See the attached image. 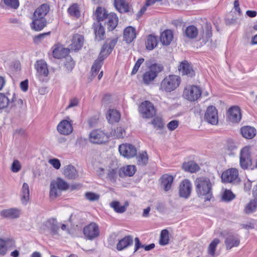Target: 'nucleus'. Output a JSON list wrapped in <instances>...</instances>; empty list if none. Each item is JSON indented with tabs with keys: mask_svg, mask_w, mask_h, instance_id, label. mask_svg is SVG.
I'll return each instance as SVG.
<instances>
[{
	"mask_svg": "<svg viewBox=\"0 0 257 257\" xmlns=\"http://www.w3.org/2000/svg\"><path fill=\"white\" fill-rule=\"evenodd\" d=\"M250 149V146H245L240 151V166L244 170L249 168L252 165Z\"/></svg>",
	"mask_w": 257,
	"mask_h": 257,
	"instance_id": "nucleus-5",
	"label": "nucleus"
},
{
	"mask_svg": "<svg viewBox=\"0 0 257 257\" xmlns=\"http://www.w3.org/2000/svg\"><path fill=\"white\" fill-rule=\"evenodd\" d=\"M105 48L106 47L105 46L103 50H104ZM103 52L104 50H103L102 52L100 53L98 59L95 61L91 67V77H92V79L96 76L102 65L103 61L104 59V57L103 56Z\"/></svg>",
	"mask_w": 257,
	"mask_h": 257,
	"instance_id": "nucleus-17",
	"label": "nucleus"
},
{
	"mask_svg": "<svg viewBox=\"0 0 257 257\" xmlns=\"http://www.w3.org/2000/svg\"><path fill=\"white\" fill-rule=\"evenodd\" d=\"M94 32L95 35V39L98 41L104 39L105 29L101 24H97L94 26Z\"/></svg>",
	"mask_w": 257,
	"mask_h": 257,
	"instance_id": "nucleus-35",
	"label": "nucleus"
},
{
	"mask_svg": "<svg viewBox=\"0 0 257 257\" xmlns=\"http://www.w3.org/2000/svg\"><path fill=\"white\" fill-rule=\"evenodd\" d=\"M179 70L182 72V75H186L189 77H192L195 75V72L192 66L186 61L181 63Z\"/></svg>",
	"mask_w": 257,
	"mask_h": 257,
	"instance_id": "nucleus-22",
	"label": "nucleus"
},
{
	"mask_svg": "<svg viewBox=\"0 0 257 257\" xmlns=\"http://www.w3.org/2000/svg\"><path fill=\"white\" fill-rule=\"evenodd\" d=\"M183 169L188 172H195L199 169V166L193 162L184 163L182 166Z\"/></svg>",
	"mask_w": 257,
	"mask_h": 257,
	"instance_id": "nucleus-46",
	"label": "nucleus"
},
{
	"mask_svg": "<svg viewBox=\"0 0 257 257\" xmlns=\"http://www.w3.org/2000/svg\"><path fill=\"white\" fill-rule=\"evenodd\" d=\"M198 34L197 28L193 25L188 26L185 31V36L190 39L196 38Z\"/></svg>",
	"mask_w": 257,
	"mask_h": 257,
	"instance_id": "nucleus-43",
	"label": "nucleus"
},
{
	"mask_svg": "<svg viewBox=\"0 0 257 257\" xmlns=\"http://www.w3.org/2000/svg\"><path fill=\"white\" fill-rule=\"evenodd\" d=\"M148 156L146 152L140 153L136 157L138 165L141 166H146L148 163Z\"/></svg>",
	"mask_w": 257,
	"mask_h": 257,
	"instance_id": "nucleus-42",
	"label": "nucleus"
},
{
	"mask_svg": "<svg viewBox=\"0 0 257 257\" xmlns=\"http://www.w3.org/2000/svg\"><path fill=\"white\" fill-rule=\"evenodd\" d=\"M109 137L99 130L92 131L89 135L90 142L94 144H101L108 141Z\"/></svg>",
	"mask_w": 257,
	"mask_h": 257,
	"instance_id": "nucleus-7",
	"label": "nucleus"
},
{
	"mask_svg": "<svg viewBox=\"0 0 257 257\" xmlns=\"http://www.w3.org/2000/svg\"><path fill=\"white\" fill-rule=\"evenodd\" d=\"M201 89L195 85L186 87L183 92L184 97L191 101L197 100L201 96Z\"/></svg>",
	"mask_w": 257,
	"mask_h": 257,
	"instance_id": "nucleus-6",
	"label": "nucleus"
},
{
	"mask_svg": "<svg viewBox=\"0 0 257 257\" xmlns=\"http://www.w3.org/2000/svg\"><path fill=\"white\" fill-rule=\"evenodd\" d=\"M242 136L247 139L253 138L256 135V130L250 126H244L241 128Z\"/></svg>",
	"mask_w": 257,
	"mask_h": 257,
	"instance_id": "nucleus-33",
	"label": "nucleus"
},
{
	"mask_svg": "<svg viewBox=\"0 0 257 257\" xmlns=\"http://www.w3.org/2000/svg\"><path fill=\"white\" fill-rule=\"evenodd\" d=\"M107 171V178L111 182H115L117 177V173H119L118 169L116 167L109 168Z\"/></svg>",
	"mask_w": 257,
	"mask_h": 257,
	"instance_id": "nucleus-48",
	"label": "nucleus"
},
{
	"mask_svg": "<svg viewBox=\"0 0 257 257\" xmlns=\"http://www.w3.org/2000/svg\"><path fill=\"white\" fill-rule=\"evenodd\" d=\"M181 81L179 76L169 75L165 77L161 81L160 90L166 92H171L179 87Z\"/></svg>",
	"mask_w": 257,
	"mask_h": 257,
	"instance_id": "nucleus-2",
	"label": "nucleus"
},
{
	"mask_svg": "<svg viewBox=\"0 0 257 257\" xmlns=\"http://www.w3.org/2000/svg\"><path fill=\"white\" fill-rule=\"evenodd\" d=\"M21 210L18 208H12L4 209L0 212V215L5 218H17L20 216Z\"/></svg>",
	"mask_w": 257,
	"mask_h": 257,
	"instance_id": "nucleus-21",
	"label": "nucleus"
},
{
	"mask_svg": "<svg viewBox=\"0 0 257 257\" xmlns=\"http://www.w3.org/2000/svg\"><path fill=\"white\" fill-rule=\"evenodd\" d=\"M164 70V67L162 64L159 63H154L149 66V70H150L157 77L158 74Z\"/></svg>",
	"mask_w": 257,
	"mask_h": 257,
	"instance_id": "nucleus-49",
	"label": "nucleus"
},
{
	"mask_svg": "<svg viewBox=\"0 0 257 257\" xmlns=\"http://www.w3.org/2000/svg\"><path fill=\"white\" fill-rule=\"evenodd\" d=\"M49 162L56 169H59L61 166L60 162L57 159H51L49 160Z\"/></svg>",
	"mask_w": 257,
	"mask_h": 257,
	"instance_id": "nucleus-64",
	"label": "nucleus"
},
{
	"mask_svg": "<svg viewBox=\"0 0 257 257\" xmlns=\"http://www.w3.org/2000/svg\"><path fill=\"white\" fill-rule=\"evenodd\" d=\"M123 40L127 44L131 43L136 37V30L134 28L129 26L123 31Z\"/></svg>",
	"mask_w": 257,
	"mask_h": 257,
	"instance_id": "nucleus-23",
	"label": "nucleus"
},
{
	"mask_svg": "<svg viewBox=\"0 0 257 257\" xmlns=\"http://www.w3.org/2000/svg\"><path fill=\"white\" fill-rule=\"evenodd\" d=\"M173 38L172 31L167 30L164 31L161 35L160 40L163 45H169Z\"/></svg>",
	"mask_w": 257,
	"mask_h": 257,
	"instance_id": "nucleus-36",
	"label": "nucleus"
},
{
	"mask_svg": "<svg viewBox=\"0 0 257 257\" xmlns=\"http://www.w3.org/2000/svg\"><path fill=\"white\" fill-rule=\"evenodd\" d=\"M45 226L50 231L52 235L58 234L59 227L58 225L57 221L55 219L51 218L45 222Z\"/></svg>",
	"mask_w": 257,
	"mask_h": 257,
	"instance_id": "nucleus-28",
	"label": "nucleus"
},
{
	"mask_svg": "<svg viewBox=\"0 0 257 257\" xmlns=\"http://www.w3.org/2000/svg\"><path fill=\"white\" fill-rule=\"evenodd\" d=\"M129 203L127 201H125L123 205H121L119 201H113L110 203V206L118 213H122L124 212L127 207L128 206Z\"/></svg>",
	"mask_w": 257,
	"mask_h": 257,
	"instance_id": "nucleus-30",
	"label": "nucleus"
},
{
	"mask_svg": "<svg viewBox=\"0 0 257 257\" xmlns=\"http://www.w3.org/2000/svg\"><path fill=\"white\" fill-rule=\"evenodd\" d=\"M50 188V197L55 198L61 195L62 191L68 189L69 185L63 179L58 178L56 180L51 181Z\"/></svg>",
	"mask_w": 257,
	"mask_h": 257,
	"instance_id": "nucleus-3",
	"label": "nucleus"
},
{
	"mask_svg": "<svg viewBox=\"0 0 257 257\" xmlns=\"http://www.w3.org/2000/svg\"><path fill=\"white\" fill-rule=\"evenodd\" d=\"M69 48L57 47L53 51V57L57 59H61L66 56L70 52Z\"/></svg>",
	"mask_w": 257,
	"mask_h": 257,
	"instance_id": "nucleus-38",
	"label": "nucleus"
},
{
	"mask_svg": "<svg viewBox=\"0 0 257 257\" xmlns=\"http://www.w3.org/2000/svg\"><path fill=\"white\" fill-rule=\"evenodd\" d=\"M169 232L167 229H164L161 231L159 243L162 245H165L169 243Z\"/></svg>",
	"mask_w": 257,
	"mask_h": 257,
	"instance_id": "nucleus-53",
	"label": "nucleus"
},
{
	"mask_svg": "<svg viewBox=\"0 0 257 257\" xmlns=\"http://www.w3.org/2000/svg\"><path fill=\"white\" fill-rule=\"evenodd\" d=\"M30 199L29 187L27 183H24L21 189V202L22 203L26 205Z\"/></svg>",
	"mask_w": 257,
	"mask_h": 257,
	"instance_id": "nucleus-34",
	"label": "nucleus"
},
{
	"mask_svg": "<svg viewBox=\"0 0 257 257\" xmlns=\"http://www.w3.org/2000/svg\"><path fill=\"white\" fill-rule=\"evenodd\" d=\"M192 191V184L188 179L181 181L179 186V194L181 197L187 199L190 196Z\"/></svg>",
	"mask_w": 257,
	"mask_h": 257,
	"instance_id": "nucleus-13",
	"label": "nucleus"
},
{
	"mask_svg": "<svg viewBox=\"0 0 257 257\" xmlns=\"http://www.w3.org/2000/svg\"><path fill=\"white\" fill-rule=\"evenodd\" d=\"M205 120L212 124L218 123L217 110L215 106L211 105L208 107L204 115Z\"/></svg>",
	"mask_w": 257,
	"mask_h": 257,
	"instance_id": "nucleus-14",
	"label": "nucleus"
},
{
	"mask_svg": "<svg viewBox=\"0 0 257 257\" xmlns=\"http://www.w3.org/2000/svg\"><path fill=\"white\" fill-rule=\"evenodd\" d=\"M160 180L161 181V186L163 187V189L166 192L170 190L173 182V177L171 175L165 174L161 177Z\"/></svg>",
	"mask_w": 257,
	"mask_h": 257,
	"instance_id": "nucleus-26",
	"label": "nucleus"
},
{
	"mask_svg": "<svg viewBox=\"0 0 257 257\" xmlns=\"http://www.w3.org/2000/svg\"><path fill=\"white\" fill-rule=\"evenodd\" d=\"M136 171V166L134 165H128L121 168L119 170V176H121V172H122L124 175L130 177L133 176Z\"/></svg>",
	"mask_w": 257,
	"mask_h": 257,
	"instance_id": "nucleus-44",
	"label": "nucleus"
},
{
	"mask_svg": "<svg viewBox=\"0 0 257 257\" xmlns=\"http://www.w3.org/2000/svg\"><path fill=\"white\" fill-rule=\"evenodd\" d=\"M223 182L235 184L239 181L238 171L235 168H231L223 172L221 175Z\"/></svg>",
	"mask_w": 257,
	"mask_h": 257,
	"instance_id": "nucleus-8",
	"label": "nucleus"
},
{
	"mask_svg": "<svg viewBox=\"0 0 257 257\" xmlns=\"http://www.w3.org/2000/svg\"><path fill=\"white\" fill-rule=\"evenodd\" d=\"M50 10L49 6L47 4H42L34 13L35 18L45 19V17Z\"/></svg>",
	"mask_w": 257,
	"mask_h": 257,
	"instance_id": "nucleus-29",
	"label": "nucleus"
},
{
	"mask_svg": "<svg viewBox=\"0 0 257 257\" xmlns=\"http://www.w3.org/2000/svg\"><path fill=\"white\" fill-rule=\"evenodd\" d=\"M224 244L226 250L237 247L240 244L239 236L232 232H228L225 236Z\"/></svg>",
	"mask_w": 257,
	"mask_h": 257,
	"instance_id": "nucleus-10",
	"label": "nucleus"
},
{
	"mask_svg": "<svg viewBox=\"0 0 257 257\" xmlns=\"http://www.w3.org/2000/svg\"><path fill=\"white\" fill-rule=\"evenodd\" d=\"M46 19L35 18L33 17V22L31 24V28L36 31H40L46 26Z\"/></svg>",
	"mask_w": 257,
	"mask_h": 257,
	"instance_id": "nucleus-25",
	"label": "nucleus"
},
{
	"mask_svg": "<svg viewBox=\"0 0 257 257\" xmlns=\"http://www.w3.org/2000/svg\"><path fill=\"white\" fill-rule=\"evenodd\" d=\"M117 42V38L108 39L103 44L100 52H102V51L103 50V48L105 46L106 48L104 50V52L103 53V56L104 57V58L110 53V52L112 51V50L113 49V48L116 44Z\"/></svg>",
	"mask_w": 257,
	"mask_h": 257,
	"instance_id": "nucleus-24",
	"label": "nucleus"
},
{
	"mask_svg": "<svg viewBox=\"0 0 257 257\" xmlns=\"http://www.w3.org/2000/svg\"><path fill=\"white\" fill-rule=\"evenodd\" d=\"M84 37L82 35L75 34L73 35L71 40V44L69 45V49L72 51L80 50L84 43Z\"/></svg>",
	"mask_w": 257,
	"mask_h": 257,
	"instance_id": "nucleus-15",
	"label": "nucleus"
},
{
	"mask_svg": "<svg viewBox=\"0 0 257 257\" xmlns=\"http://www.w3.org/2000/svg\"><path fill=\"white\" fill-rule=\"evenodd\" d=\"M144 62V58H141L138 60V61L135 63V65L133 69V70L132 71V75L135 74L137 72V71H138L141 65L142 64V63Z\"/></svg>",
	"mask_w": 257,
	"mask_h": 257,
	"instance_id": "nucleus-61",
	"label": "nucleus"
},
{
	"mask_svg": "<svg viewBox=\"0 0 257 257\" xmlns=\"http://www.w3.org/2000/svg\"><path fill=\"white\" fill-rule=\"evenodd\" d=\"M196 192L199 197L205 201H209L212 196V183L210 180L205 177L197 178L195 181Z\"/></svg>",
	"mask_w": 257,
	"mask_h": 257,
	"instance_id": "nucleus-1",
	"label": "nucleus"
},
{
	"mask_svg": "<svg viewBox=\"0 0 257 257\" xmlns=\"http://www.w3.org/2000/svg\"><path fill=\"white\" fill-rule=\"evenodd\" d=\"M257 208V200L252 199L246 205L244 208V211L247 214H249L254 212Z\"/></svg>",
	"mask_w": 257,
	"mask_h": 257,
	"instance_id": "nucleus-52",
	"label": "nucleus"
},
{
	"mask_svg": "<svg viewBox=\"0 0 257 257\" xmlns=\"http://www.w3.org/2000/svg\"><path fill=\"white\" fill-rule=\"evenodd\" d=\"M158 41L156 37L149 35L148 36L147 42L146 43V48L149 50H152L154 49L157 45Z\"/></svg>",
	"mask_w": 257,
	"mask_h": 257,
	"instance_id": "nucleus-45",
	"label": "nucleus"
},
{
	"mask_svg": "<svg viewBox=\"0 0 257 257\" xmlns=\"http://www.w3.org/2000/svg\"><path fill=\"white\" fill-rule=\"evenodd\" d=\"M85 197L90 201H97L99 198V195L91 192H86L85 194Z\"/></svg>",
	"mask_w": 257,
	"mask_h": 257,
	"instance_id": "nucleus-59",
	"label": "nucleus"
},
{
	"mask_svg": "<svg viewBox=\"0 0 257 257\" xmlns=\"http://www.w3.org/2000/svg\"><path fill=\"white\" fill-rule=\"evenodd\" d=\"M64 174L68 179H74L78 177V173L75 168L72 165H68L65 167Z\"/></svg>",
	"mask_w": 257,
	"mask_h": 257,
	"instance_id": "nucleus-37",
	"label": "nucleus"
},
{
	"mask_svg": "<svg viewBox=\"0 0 257 257\" xmlns=\"http://www.w3.org/2000/svg\"><path fill=\"white\" fill-rule=\"evenodd\" d=\"M64 65L68 71H71L74 67L75 63L71 57L68 56L65 58Z\"/></svg>",
	"mask_w": 257,
	"mask_h": 257,
	"instance_id": "nucleus-57",
	"label": "nucleus"
},
{
	"mask_svg": "<svg viewBox=\"0 0 257 257\" xmlns=\"http://www.w3.org/2000/svg\"><path fill=\"white\" fill-rule=\"evenodd\" d=\"M120 117V115L118 111L114 109H110L107 116V119L109 123L118 122Z\"/></svg>",
	"mask_w": 257,
	"mask_h": 257,
	"instance_id": "nucleus-40",
	"label": "nucleus"
},
{
	"mask_svg": "<svg viewBox=\"0 0 257 257\" xmlns=\"http://www.w3.org/2000/svg\"><path fill=\"white\" fill-rule=\"evenodd\" d=\"M95 15L98 22H99L106 19L108 14L104 8L98 7L95 11Z\"/></svg>",
	"mask_w": 257,
	"mask_h": 257,
	"instance_id": "nucleus-41",
	"label": "nucleus"
},
{
	"mask_svg": "<svg viewBox=\"0 0 257 257\" xmlns=\"http://www.w3.org/2000/svg\"><path fill=\"white\" fill-rule=\"evenodd\" d=\"M106 19L107 20L106 25L108 30L109 31L113 30L117 26L118 22V18L116 14L114 13L109 14Z\"/></svg>",
	"mask_w": 257,
	"mask_h": 257,
	"instance_id": "nucleus-27",
	"label": "nucleus"
},
{
	"mask_svg": "<svg viewBox=\"0 0 257 257\" xmlns=\"http://www.w3.org/2000/svg\"><path fill=\"white\" fill-rule=\"evenodd\" d=\"M118 150L121 155L128 159L136 156L137 152L136 147L130 144L119 145Z\"/></svg>",
	"mask_w": 257,
	"mask_h": 257,
	"instance_id": "nucleus-12",
	"label": "nucleus"
},
{
	"mask_svg": "<svg viewBox=\"0 0 257 257\" xmlns=\"http://www.w3.org/2000/svg\"><path fill=\"white\" fill-rule=\"evenodd\" d=\"M133 238L131 235H127L119 240L116 245V249L122 250L131 246L133 243Z\"/></svg>",
	"mask_w": 257,
	"mask_h": 257,
	"instance_id": "nucleus-20",
	"label": "nucleus"
},
{
	"mask_svg": "<svg viewBox=\"0 0 257 257\" xmlns=\"http://www.w3.org/2000/svg\"><path fill=\"white\" fill-rule=\"evenodd\" d=\"M212 36V27L211 25L206 24L200 40H202L203 42L206 43L210 40Z\"/></svg>",
	"mask_w": 257,
	"mask_h": 257,
	"instance_id": "nucleus-39",
	"label": "nucleus"
},
{
	"mask_svg": "<svg viewBox=\"0 0 257 257\" xmlns=\"http://www.w3.org/2000/svg\"><path fill=\"white\" fill-rule=\"evenodd\" d=\"M141 248H144V245L142 244L140 242V239L138 237L135 238V250L134 252L138 251Z\"/></svg>",
	"mask_w": 257,
	"mask_h": 257,
	"instance_id": "nucleus-63",
	"label": "nucleus"
},
{
	"mask_svg": "<svg viewBox=\"0 0 257 257\" xmlns=\"http://www.w3.org/2000/svg\"><path fill=\"white\" fill-rule=\"evenodd\" d=\"M155 127L158 128V129L162 130L164 126V124L161 118L157 117L153 119L151 122Z\"/></svg>",
	"mask_w": 257,
	"mask_h": 257,
	"instance_id": "nucleus-55",
	"label": "nucleus"
},
{
	"mask_svg": "<svg viewBox=\"0 0 257 257\" xmlns=\"http://www.w3.org/2000/svg\"><path fill=\"white\" fill-rule=\"evenodd\" d=\"M21 169V165L20 162L15 160L13 161L12 166H11V170L12 172L14 173L18 172Z\"/></svg>",
	"mask_w": 257,
	"mask_h": 257,
	"instance_id": "nucleus-60",
	"label": "nucleus"
},
{
	"mask_svg": "<svg viewBox=\"0 0 257 257\" xmlns=\"http://www.w3.org/2000/svg\"><path fill=\"white\" fill-rule=\"evenodd\" d=\"M178 125L179 121L177 120H173L168 123L167 127L170 131H172L175 130Z\"/></svg>",
	"mask_w": 257,
	"mask_h": 257,
	"instance_id": "nucleus-62",
	"label": "nucleus"
},
{
	"mask_svg": "<svg viewBox=\"0 0 257 257\" xmlns=\"http://www.w3.org/2000/svg\"><path fill=\"white\" fill-rule=\"evenodd\" d=\"M72 130L71 124L67 120H62L57 126L58 131L64 135H69L72 132Z\"/></svg>",
	"mask_w": 257,
	"mask_h": 257,
	"instance_id": "nucleus-18",
	"label": "nucleus"
},
{
	"mask_svg": "<svg viewBox=\"0 0 257 257\" xmlns=\"http://www.w3.org/2000/svg\"><path fill=\"white\" fill-rule=\"evenodd\" d=\"M114 5L116 9L121 13L130 12V6L124 0H114Z\"/></svg>",
	"mask_w": 257,
	"mask_h": 257,
	"instance_id": "nucleus-32",
	"label": "nucleus"
},
{
	"mask_svg": "<svg viewBox=\"0 0 257 257\" xmlns=\"http://www.w3.org/2000/svg\"><path fill=\"white\" fill-rule=\"evenodd\" d=\"M83 234L86 239H94L99 236L100 230L98 225L96 223L91 222L84 227Z\"/></svg>",
	"mask_w": 257,
	"mask_h": 257,
	"instance_id": "nucleus-4",
	"label": "nucleus"
},
{
	"mask_svg": "<svg viewBox=\"0 0 257 257\" xmlns=\"http://www.w3.org/2000/svg\"><path fill=\"white\" fill-rule=\"evenodd\" d=\"M139 111L144 118H151L156 114V110L153 104L149 101H145L141 103L139 107Z\"/></svg>",
	"mask_w": 257,
	"mask_h": 257,
	"instance_id": "nucleus-9",
	"label": "nucleus"
},
{
	"mask_svg": "<svg viewBox=\"0 0 257 257\" xmlns=\"http://www.w3.org/2000/svg\"><path fill=\"white\" fill-rule=\"evenodd\" d=\"M68 12L70 15L75 16L76 18H78L80 16V12L79 10L78 6L76 4H74L71 5L68 8Z\"/></svg>",
	"mask_w": 257,
	"mask_h": 257,
	"instance_id": "nucleus-54",
	"label": "nucleus"
},
{
	"mask_svg": "<svg viewBox=\"0 0 257 257\" xmlns=\"http://www.w3.org/2000/svg\"><path fill=\"white\" fill-rule=\"evenodd\" d=\"M35 68L37 71V76L40 81H44V78L49 74L46 62L43 60H38L35 64Z\"/></svg>",
	"mask_w": 257,
	"mask_h": 257,
	"instance_id": "nucleus-11",
	"label": "nucleus"
},
{
	"mask_svg": "<svg viewBox=\"0 0 257 257\" xmlns=\"http://www.w3.org/2000/svg\"><path fill=\"white\" fill-rule=\"evenodd\" d=\"M110 135L114 138L119 139L123 138L125 136L126 133L124 129L120 126L112 131L110 133Z\"/></svg>",
	"mask_w": 257,
	"mask_h": 257,
	"instance_id": "nucleus-51",
	"label": "nucleus"
},
{
	"mask_svg": "<svg viewBox=\"0 0 257 257\" xmlns=\"http://www.w3.org/2000/svg\"><path fill=\"white\" fill-rule=\"evenodd\" d=\"M235 197L234 194L229 190H225L222 195V199L225 201H230Z\"/></svg>",
	"mask_w": 257,
	"mask_h": 257,
	"instance_id": "nucleus-56",
	"label": "nucleus"
},
{
	"mask_svg": "<svg viewBox=\"0 0 257 257\" xmlns=\"http://www.w3.org/2000/svg\"><path fill=\"white\" fill-rule=\"evenodd\" d=\"M15 247V242L13 239L4 240L0 238V254L4 255L8 249Z\"/></svg>",
	"mask_w": 257,
	"mask_h": 257,
	"instance_id": "nucleus-19",
	"label": "nucleus"
},
{
	"mask_svg": "<svg viewBox=\"0 0 257 257\" xmlns=\"http://www.w3.org/2000/svg\"><path fill=\"white\" fill-rule=\"evenodd\" d=\"M16 99L15 94L14 93L11 99L8 95L0 93V109L7 107L9 104L12 103Z\"/></svg>",
	"mask_w": 257,
	"mask_h": 257,
	"instance_id": "nucleus-31",
	"label": "nucleus"
},
{
	"mask_svg": "<svg viewBox=\"0 0 257 257\" xmlns=\"http://www.w3.org/2000/svg\"><path fill=\"white\" fill-rule=\"evenodd\" d=\"M156 77V75L148 70L143 74V81L144 84L148 85L153 81Z\"/></svg>",
	"mask_w": 257,
	"mask_h": 257,
	"instance_id": "nucleus-50",
	"label": "nucleus"
},
{
	"mask_svg": "<svg viewBox=\"0 0 257 257\" xmlns=\"http://www.w3.org/2000/svg\"><path fill=\"white\" fill-rule=\"evenodd\" d=\"M220 242V240L218 238H216L214 239L209 244L208 247V253L212 257L215 256L216 248Z\"/></svg>",
	"mask_w": 257,
	"mask_h": 257,
	"instance_id": "nucleus-47",
	"label": "nucleus"
},
{
	"mask_svg": "<svg viewBox=\"0 0 257 257\" xmlns=\"http://www.w3.org/2000/svg\"><path fill=\"white\" fill-rule=\"evenodd\" d=\"M228 119L232 122H238L241 118L240 109L236 106L231 107L228 110Z\"/></svg>",
	"mask_w": 257,
	"mask_h": 257,
	"instance_id": "nucleus-16",
	"label": "nucleus"
},
{
	"mask_svg": "<svg viewBox=\"0 0 257 257\" xmlns=\"http://www.w3.org/2000/svg\"><path fill=\"white\" fill-rule=\"evenodd\" d=\"M5 4L9 7L17 9L19 6V0H4Z\"/></svg>",
	"mask_w": 257,
	"mask_h": 257,
	"instance_id": "nucleus-58",
	"label": "nucleus"
}]
</instances>
